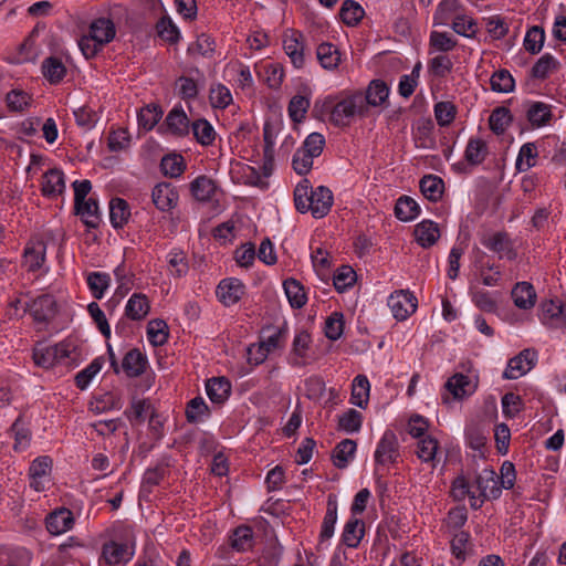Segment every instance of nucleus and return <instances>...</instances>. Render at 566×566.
<instances>
[{
    "mask_svg": "<svg viewBox=\"0 0 566 566\" xmlns=\"http://www.w3.org/2000/svg\"><path fill=\"white\" fill-rule=\"evenodd\" d=\"M333 193L329 188L318 186L313 189L308 179L301 180L294 189L295 208L301 213L311 212L316 219L325 217L333 206Z\"/></svg>",
    "mask_w": 566,
    "mask_h": 566,
    "instance_id": "1",
    "label": "nucleus"
},
{
    "mask_svg": "<svg viewBox=\"0 0 566 566\" xmlns=\"http://www.w3.org/2000/svg\"><path fill=\"white\" fill-rule=\"evenodd\" d=\"M364 111V96L361 93H355L332 106L329 120L337 127H345L356 114H363Z\"/></svg>",
    "mask_w": 566,
    "mask_h": 566,
    "instance_id": "2",
    "label": "nucleus"
},
{
    "mask_svg": "<svg viewBox=\"0 0 566 566\" xmlns=\"http://www.w3.org/2000/svg\"><path fill=\"white\" fill-rule=\"evenodd\" d=\"M400 446L394 431L387 430L382 434L375 451V462L377 465L385 467L395 464L400 458Z\"/></svg>",
    "mask_w": 566,
    "mask_h": 566,
    "instance_id": "3",
    "label": "nucleus"
},
{
    "mask_svg": "<svg viewBox=\"0 0 566 566\" xmlns=\"http://www.w3.org/2000/svg\"><path fill=\"white\" fill-rule=\"evenodd\" d=\"M388 306L398 321L406 319L417 308V298L408 290H398L388 297Z\"/></svg>",
    "mask_w": 566,
    "mask_h": 566,
    "instance_id": "4",
    "label": "nucleus"
},
{
    "mask_svg": "<svg viewBox=\"0 0 566 566\" xmlns=\"http://www.w3.org/2000/svg\"><path fill=\"white\" fill-rule=\"evenodd\" d=\"M537 360V353L534 349H523L518 355L511 358L503 373L504 379H517L530 371Z\"/></svg>",
    "mask_w": 566,
    "mask_h": 566,
    "instance_id": "5",
    "label": "nucleus"
},
{
    "mask_svg": "<svg viewBox=\"0 0 566 566\" xmlns=\"http://www.w3.org/2000/svg\"><path fill=\"white\" fill-rule=\"evenodd\" d=\"M34 321L43 323L53 318L57 312L56 302L50 294H43L25 304Z\"/></svg>",
    "mask_w": 566,
    "mask_h": 566,
    "instance_id": "6",
    "label": "nucleus"
},
{
    "mask_svg": "<svg viewBox=\"0 0 566 566\" xmlns=\"http://www.w3.org/2000/svg\"><path fill=\"white\" fill-rule=\"evenodd\" d=\"M478 384V378L473 380L464 374L457 373L447 380L444 387L454 399L462 400L475 392Z\"/></svg>",
    "mask_w": 566,
    "mask_h": 566,
    "instance_id": "7",
    "label": "nucleus"
},
{
    "mask_svg": "<svg viewBox=\"0 0 566 566\" xmlns=\"http://www.w3.org/2000/svg\"><path fill=\"white\" fill-rule=\"evenodd\" d=\"M283 48L292 64L301 69L305 63L303 34L295 30H290L284 34Z\"/></svg>",
    "mask_w": 566,
    "mask_h": 566,
    "instance_id": "8",
    "label": "nucleus"
},
{
    "mask_svg": "<svg viewBox=\"0 0 566 566\" xmlns=\"http://www.w3.org/2000/svg\"><path fill=\"white\" fill-rule=\"evenodd\" d=\"M481 242L485 248L497 253L500 258L505 255L509 260H513L516 256L510 235L505 231H499L489 237L485 235Z\"/></svg>",
    "mask_w": 566,
    "mask_h": 566,
    "instance_id": "9",
    "label": "nucleus"
},
{
    "mask_svg": "<svg viewBox=\"0 0 566 566\" xmlns=\"http://www.w3.org/2000/svg\"><path fill=\"white\" fill-rule=\"evenodd\" d=\"M178 192L169 182L156 185L151 192V199L157 209L169 211L177 206Z\"/></svg>",
    "mask_w": 566,
    "mask_h": 566,
    "instance_id": "10",
    "label": "nucleus"
},
{
    "mask_svg": "<svg viewBox=\"0 0 566 566\" xmlns=\"http://www.w3.org/2000/svg\"><path fill=\"white\" fill-rule=\"evenodd\" d=\"M45 524L52 535L63 534L74 525L73 513L65 507L55 510L46 516Z\"/></svg>",
    "mask_w": 566,
    "mask_h": 566,
    "instance_id": "11",
    "label": "nucleus"
},
{
    "mask_svg": "<svg viewBox=\"0 0 566 566\" xmlns=\"http://www.w3.org/2000/svg\"><path fill=\"white\" fill-rule=\"evenodd\" d=\"M147 365V357L138 348H133L125 354L120 367L127 377L136 378L146 371Z\"/></svg>",
    "mask_w": 566,
    "mask_h": 566,
    "instance_id": "12",
    "label": "nucleus"
},
{
    "mask_svg": "<svg viewBox=\"0 0 566 566\" xmlns=\"http://www.w3.org/2000/svg\"><path fill=\"white\" fill-rule=\"evenodd\" d=\"M243 285L237 279L222 280L217 287L219 300L227 306L235 304L243 294Z\"/></svg>",
    "mask_w": 566,
    "mask_h": 566,
    "instance_id": "13",
    "label": "nucleus"
},
{
    "mask_svg": "<svg viewBox=\"0 0 566 566\" xmlns=\"http://www.w3.org/2000/svg\"><path fill=\"white\" fill-rule=\"evenodd\" d=\"M115 33L114 22L107 18L96 19L90 27L92 39L102 45L109 43L114 39Z\"/></svg>",
    "mask_w": 566,
    "mask_h": 566,
    "instance_id": "14",
    "label": "nucleus"
},
{
    "mask_svg": "<svg viewBox=\"0 0 566 566\" xmlns=\"http://www.w3.org/2000/svg\"><path fill=\"white\" fill-rule=\"evenodd\" d=\"M65 182L63 172L53 168L43 175L42 193L45 197H56L64 191Z\"/></svg>",
    "mask_w": 566,
    "mask_h": 566,
    "instance_id": "15",
    "label": "nucleus"
},
{
    "mask_svg": "<svg viewBox=\"0 0 566 566\" xmlns=\"http://www.w3.org/2000/svg\"><path fill=\"white\" fill-rule=\"evenodd\" d=\"M512 298L515 306L522 310L532 308L536 301V293L528 282H518L512 290Z\"/></svg>",
    "mask_w": 566,
    "mask_h": 566,
    "instance_id": "16",
    "label": "nucleus"
},
{
    "mask_svg": "<svg viewBox=\"0 0 566 566\" xmlns=\"http://www.w3.org/2000/svg\"><path fill=\"white\" fill-rule=\"evenodd\" d=\"M415 237L422 248H429L440 238V230L436 222L431 220H423L416 226Z\"/></svg>",
    "mask_w": 566,
    "mask_h": 566,
    "instance_id": "17",
    "label": "nucleus"
},
{
    "mask_svg": "<svg viewBox=\"0 0 566 566\" xmlns=\"http://www.w3.org/2000/svg\"><path fill=\"white\" fill-rule=\"evenodd\" d=\"M150 311L148 297L143 293H134L125 307V314L133 321H140L147 316Z\"/></svg>",
    "mask_w": 566,
    "mask_h": 566,
    "instance_id": "18",
    "label": "nucleus"
},
{
    "mask_svg": "<svg viewBox=\"0 0 566 566\" xmlns=\"http://www.w3.org/2000/svg\"><path fill=\"white\" fill-rule=\"evenodd\" d=\"M207 395L214 403H223L231 392V384L224 377L212 378L206 385Z\"/></svg>",
    "mask_w": 566,
    "mask_h": 566,
    "instance_id": "19",
    "label": "nucleus"
},
{
    "mask_svg": "<svg viewBox=\"0 0 566 566\" xmlns=\"http://www.w3.org/2000/svg\"><path fill=\"white\" fill-rule=\"evenodd\" d=\"M165 124L175 136H186L189 133V119L182 108H172L168 113Z\"/></svg>",
    "mask_w": 566,
    "mask_h": 566,
    "instance_id": "20",
    "label": "nucleus"
},
{
    "mask_svg": "<svg viewBox=\"0 0 566 566\" xmlns=\"http://www.w3.org/2000/svg\"><path fill=\"white\" fill-rule=\"evenodd\" d=\"M337 521V501L336 496L331 494L327 499L326 513L323 518L322 530L319 534L321 542L329 539L334 535L335 524Z\"/></svg>",
    "mask_w": 566,
    "mask_h": 566,
    "instance_id": "21",
    "label": "nucleus"
},
{
    "mask_svg": "<svg viewBox=\"0 0 566 566\" xmlns=\"http://www.w3.org/2000/svg\"><path fill=\"white\" fill-rule=\"evenodd\" d=\"M130 217L129 205L122 198H113L109 201V219L114 228H123Z\"/></svg>",
    "mask_w": 566,
    "mask_h": 566,
    "instance_id": "22",
    "label": "nucleus"
},
{
    "mask_svg": "<svg viewBox=\"0 0 566 566\" xmlns=\"http://www.w3.org/2000/svg\"><path fill=\"white\" fill-rule=\"evenodd\" d=\"M389 95V88L384 81L374 80L369 83L366 95L364 96V108L366 104L370 106H379L384 104Z\"/></svg>",
    "mask_w": 566,
    "mask_h": 566,
    "instance_id": "23",
    "label": "nucleus"
},
{
    "mask_svg": "<svg viewBox=\"0 0 566 566\" xmlns=\"http://www.w3.org/2000/svg\"><path fill=\"white\" fill-rule=\"evenodd\" d=\"M422 195L430 201L437 202L441 199L444 189L443 180L433 175H428L421 178L419 182Z\"/></svg>",
    "mask_w": 566,
    "mask_h": 566,
    "instance_id": "24",
    "label": "nucleus"
},
{
    "mask_svg": "<svg viewBox=\"0 0 566 566\" xmlns=\"http://www.w3.org/2000/svg\"><path fill=\"white\" fill-rule=\"evenodd\" d=\"M365 534V523L359 518H350L342 534L343 543L348 547H357Z\"/></svg>",
    "mask_w": 566,
    "mask_h": 566,
    "instance_id": "25",
    "label": "nucleus"
},
{
    "mask_svg": "<svg viewBox=\"0 0 566 566\" xmlns=\"http://www.w3.org/2000/svg\"><path fill=\"white\" fill-rule=\"evenodd\" d=\"M357 444L352 439H344L333 450V463L338 469H345L354 457Z\"/></svg>",
    "mask_w": 566,
    "mask_h": 566,
    "instance_id": "26",
    "label": "nucleus"
},
{
    "mask_svg": "<svg viewBox=\"0 0 566 566\" xmlns=\"http://www.w3.org/2000/svg\"><path fill=\"white\" fill-rule=\"evenodd\" d=\"M489 154L486 143L481 138H470L464 151V158L471 166H478L484 161Z\"/></svg>",
    "mask_w": 566,
    "mask_h": 566,
    "instance_id": "27",
    "label": "nucleus"
},
{
    "mask_svg": "<svg viewBox=\"0 0 566 566\" xmlns=\"http://www.w3.org/2000/svg\"><path fill=\"white\" fill-rule=\"evenodd\" d=\"M283 287L289 303L293 308H302L306 304L307 296L304 286L297 280L292 277L286 279L283 283Z\"/></svg>",
    "mask_w": 566,
    "mask_h": 566,
    "instance_id": "28",
    "label": "nucleus"
},
{
    "mask_svg": "<svg viewBox=\"0 0 566 566\" xmlns=\"http://www.w3.org/2000/svg\"><path fill=\"white\" fill-rule=\"evenodd\" d=\"M76 214L81 217L88 228H97L99 224V213L97 201L93 198L83 200L80 206H74Z\"/></svg>",
    "mask_w": 566,
    "mask_h": 566,
    "instance_id": "29",
    "label": "nucleus"
},
{
    "mask_svg": "<svg viewBox=\"0 0 566 566\" xmlns=\"http://www.w3.org/2000/svg\"><path fill=\"white\" fill-rule=\"evenodd\" d=\"M475 495L479 497L488 499L490 495L496 496L499 489L495 488L496 481L494 479L493 471H484V474H480L475 478L472 483Z\"/></svg>",
    "mask_w": 566,
    "mask_h": 566,
    "instance_id": "30",
    "label": "nucleus"
},
{
    "mask_svg": "<svg viewBox=\"0 0 566 566\" xmlns=\"http://www.w3.org/2000/svg\"><path fill=\"white\" fill-rule=\"evenodd\" d=\"M365 15L364 8L354 0H345L339 9V18L348 27H356Z\"/></svg>",
    "mask_w": 566,
    "mask_h": 566,
    "instance_id": "31",
    "label": "nucleus"
},
{
    "mask_svg": "<svg viewBox=\"0 0 566 566\" xmlns=\"http://www.w3.org/2000/svg\"><path fill=\"white\" fill-rule=\"evenodd\" d=\"M43 76L51 83H60L66 74L63 62L55 56H49L42 62Z\"/></svg>",
    "mask_w": 566,
    "mask_h": 566,
    "instance_id": "32",
    "label": "nucleus"
},
{
    "mask_svg": "<svg viewBox=\"0 0 566 566\" xmlns=\"http://www.w3.org/2000/svg\"><path fill=\"white\" fill-rule=\"evenodd\" d=\"M190 190L197 200L209 201L214 195L217 187L211 178L199 176L190 184Z\"/></svg>",
    "mask_w": 566,
    "mask_h": 566,
    "instance_id": "33",
    "label": "nucleus"
},
{
    "mask_svg": "<svg viewBox=\"0 0 566 566\" xmlns=\"http://www.w3.org/2000/svg\"><path fill=\"white\" fill-rule=\"evenodd\" d=\"M420 213L419 205L408 196H401L395 206V214L401 221H411Z\"/></svg>",
    "mask_w": 566,
    "mask_h": 566,
    "instance_id": "34",
    "label": "nucleus"
},
{
    "mask_svg": "<svg viewBox=\"0 0 566 566\" xmlns=\"http://www.w3.org/2000/svg\"><path fill=\"white\" fill-rule=\"evenodd\" d=\"M552 116L551 106L543 102H534L527 109V119L535 127L545 126Z\"/></svg>",
    "mask_w": 566,
    "mask_h": 566,
    "instance_id": "35",
    "label": "nucleus"
},
{
    "mask_svg": "<svg viewBox=\"0 0 566 566\" xmlns=\"http://www.w3.org/2000/svg\"><path fill=\"white\" fill-rule=\"evenodd\" d=\"M147 336L153 346H163L169 336L167 323L160 318L151 319L147 324Z\"/></svg>",
    "mask_w": 566,
    "mask_h": 566,
    "instance_id": "36",
    "label": "nucleus"
},
{
    "mask_svg": "<svg viewBox=\"0 0 566 566\" xmlns=\"http://www.w3.org/2000/svg\"><path fill=\"white\" fill-rule=\"evenodd\" d=\"M24 263L28 271H38L45 260V244L42 241L36 242L32 247H27L24 250Z\"/></svg>",
    "mask_w": 566,
    "mask_h": 566,
    "instance_id": "37",
    "label": "nucleus"
},
{
    "mask_svg": "<svg viewBox=\"0 0 566 566\" xmlns=\"http://www.w3.org/2000/svg\"><path fill=\"white\" fill-rule=\"evenodd\" d=\"M369 381L366 376L358 375L355 377L352 387V403L359 408H365L369 398Z\"/></svg>",
    "mask_w": 566,
    "mask_h": 566,
    "instance_id": "38",
    "label": "nucleus"
},
{
    "mask_svg": "<svg viewBox=\"0 0 566 566\" xmlns=\"http://www.w3.org/2000/svg\"><path fill=\"white\" fill-rule=\"evenodd\" d=\"M512 120V115L509 108L504 106L496 107L492 111L489 117L490 129L496 134L502 135Z\"/></svg>",
    "mask_w": 566,
    "mask_h": 566,
    "instance_id": "39",
    "label": "nucleus"
},
{
    "mask_svg": "<svg viewBox=\"0 0 566 566\" xmlns=\"http://www.w3.org/2000/svg\"><path fill=\"white\" fill-rule=\"evenodd\" d=\"M185 413L189 423H198L210 415V410L203 398L198 396L187 403Z\"/></svg>",
    "mask_w": 566,
    "mask_h": 566,
    "instance_id": "40",
    "label": "nucleus"
},
{
    "mask_svg": "<svg viewBox=\"0 0 566 566\" xmlns=\"http://www.w3.org/2000/svg\"><path fill=\"white\" fill-rule=\"evenodd\" d=\"M317 59L324 69H335L339 61L340 55L335 45L332 43H322L317 46Z\"/></svg>",
    "mask_w": 566,
    "mask_h": 566,
    "instance_id": "41",
    "label": "nucleus"
},
{
    "mask_svg": "<svg viewBox=\"0 0 566 566\" xmlns=\"http://www.w3.org/2000/svg\"><path fill=\"white\" fill-rule=\"evenodd\" d=\"M196 140L202 146H209L214 142L216 132L207 119H197L191 125Z\"/></svg>",
    "mask_w": 566,
    "mask_h": 566,
    "instance_id": "42",
    "label": "nucleus"
},
{
    "mask_svg": "<svg viewBox=\"0 0 566 566\" xmlns=\"http://www.w3.org/2000/svg\"><path fill=\"white\" fill-rule=\"evenodd\" d=\"M163 174L170 178L179 177L186 169V164L181 155H166L160 161Z\"/></svg>",
    "mask_w": 566,
    "mask_h": 566,
    "instance_id": "43",
    "label": "nucleus"
},
{
    "mask_svg": "<svg viewBox=\"0 0 566 566\" xmlns=\"http://www.w3.org/2000/svg\"><path fill=\"white\" fill-rule=\"evenodd\" d=\"M253 531L248 525L238 526L231 536V547L238 552H245L252 547Z\"/></svg>",
    "mask_w": 566,
    "mask_h": 566,
    "instance_id": "44",
    "label": "nucleus"
},
{
    "mask_svg": "<svg viewBox=\"0 0 566 566\" xmlns=\"http://www.w3.org/2000/svg\"><path fill=\"white\" fill-rule=\"evenodd\" d=\"M270 331H273V333L268 336H264L263 340L260 343L264 345L269 353L277 348H282L284 346L287 334V324L284 323L281 327L277 328L266 327L263 332L265 333Z\"/></svg>",
    "mask_w": 566,
    "mask_h": 566,
    "instance_id": "45",
    "label": "nucleus"
},
{
    "mask_svg": "<svg viewBox=\"0 0 566 566\" xmlns=\"http://www.w3.org/2000/svg\"><path fill=\"white\" fill-rule=\"evenodd\" d=\"M491 88L499 93H510L514 90V78L507 70H499L490 80Z\"/></svg>",
    "mask_w": 566,
    "mask_h": 566,
    "instance_id": "46",
    "label": "nucleus"
},
{
    "mask_svg": "<svg viewBox=\"0 0 566 566\" xmlns=\"http://www.w3.org/2000/svg\"><path fill=\"white\" fill-rule=\"evenodd\" d=\"M163 111L158 105L150 104L143 107L138 113V124L145 130H150L161 118Z\"/></svg>",
    "mask_w": 566,
    "mask_h": 566,
    "instance_id": "47",
    "label": "nucleus"
},
{
    "mask_svg": "<svg viewBox=\"0 0 566 566\" xmlns=\"http://www.w3.org/2000/svg\"><path fill=\"white\" fill-rule=\"evenodd\" d=\"M545 41V32L541 27H532L524 39V48L531 54H537L541 52Z\"/></svg>",
    "mask_w": 566,
    "mask_h": 566,
    "instance_id": "48",
    "label": "nucleus"
},
{
    "mask_svg": "<svg viewBox=\"0 0 566 566\" xmlns=\"http://www.w3.org/2000/svg\"><path fill=\"white\" fill-rule=\"evenodd\" d=\"M102 555L108 565H117L128 555L127 546L111 542L104 544Z\"/></svg>",
    "mask_w": 566,
    "mask_h": 566,
    "instance_id": "49",
    "label": "nucleus"
},
{
    "mask_svg": "<svg viewBox=\"0 0 566 566\" xmlns=\"http://www.w3.org/2000/svg\"><path fill=\"white\" fill-rule=\"evenodd\" d=\"M158 35L170 44H176L179 41L180 33L178 28L168 17H163L156 24Z\"/></svg>",
    "mask_w": 566,
    "mask_h": 566,
    "instance_id": "50",
    "label": "nucleus"
},
{
    "mask_svg": "<svg viewBox=\"0 0 566 566\" xmlns=\"http://www.w3.org/2000/svg\"><path fill=\"white\" fill-rule=\"evenodd\" d=\"M537 157V148L535 144H524L518 153L516 160V168L518 171H526L535 166V159Z\"/></svg>",
    "mask_w": 566,
    "mask_h": 566,
    "instance_id": "51",
    "label": "nucleus"
},
{
    "mask_svg": "<svg viewBox=\"0 0 566 566\" xmlns=\"http://www.w3.org/2000/svg\"><path fill=\"white\" fill-rule=\"evenodd\" d=\"M109 281L111 277L108 274L92 272L87 277V285L92 292V295L95 298L101 300L109 285Z\"/></svg>",
    "mask_w": 566,
    "mask_h": 566,
    "instance_id": "52",
    "label": "nucleus"
},
{
    "mask_svg": "<svg viewBox=\"0 0 566 566\" xmlns=\"http://www.w3.org/2000/svg\"><path fill=\"white\" fill-rule=\"evenodd\" d=\"M6 102L11 112H23L30 106L31 96L22 90H12L7 94Z\"/></svg>",
    "mask_w": 566,
    "mask_h": 566,
    "instance_id": "53",
    "label": "nucleus"
},
{
    "mask_svg": "<svg viewBox=\"0 0 566 566\" xmlns=\"http://www.w3.org/2000/svg\"><path fill=\"white\" fill-rule=\"evenodd\" d=\"M363 416L356 409H349L338 418V429L346 432H357L361 427Z\"/></svg>",
    "mask_w": 566,
    "mask_h": 566,
    "instance_id": "54",
    "label": "nucleus"
},
{
    "mask_svg": "<svg viewBox=\"0 0 566 566\" xmlns=\"http://www.w3.org/2000/svg\"><path fill=\"white\" fill-rule=\"evenodd\" d=\"M11 432L14 434V450L24 449L29 446L31 431L25 427L21 416L11 426Z\"/></svg>",
    "mask_w": 566,
    "mask_h": 566,
    "instance_id": "55",
    "label": "nucleus"
},
{
    "mask_svg": "<svg viewBox=\"0 0 566 566\" xmlns=\"http://www.w3.org/2000/svg\"><path fill=\"white\" fill-rule=\"evenodd\" d=\"M356 272L349 265H342L334 275V286L338 292H344L356 282Z\"/></svg>",
    "mask_w": 566,
    "mask_h": 566,
    "instance_id": "56",
    "label": "nucleus"
},
{
    "mask_svg": "<svg viewBox=\"0 0 566 566\" xmlns=\"http://www.w3.org/2000/svg\"><path fill=\"white\" fill-rule=\"evenodd\" d=\"M457 114V107L451 102H439L434 105V116L437 123L442 126H449Z\"/></svg>",
    "mask_w": 566,
    "mask_h": 566,
    "instance_id": "57",
    "label": "nucleus"
},
{
    "mask_svg": "<svg viewBox=\"0 0 566 566\" xmlns=\"http://www.w3.org/2000/svg\"><path fill=\"white\" fill-rule=\"evenodd\" d=\"M102 366H103V358L102 357L95 358L86 368L81 370L75 376L76 386L82 390L85 389L88 386V384L91 382V380L93 379V377L101 370Z\"/></svg>",
    "mask_w": 566,
    "mask_h": 566,
    "instance_id": "58",
    "label": "nucleus"
},
{
    "mask_svg": "<svg viewBox=\"0 0 566 566\" xmlns=\"http://www.w3.org/2000/svg\"><path fill=\"white\" fill-rule=\"evenodd\" d=\"M310 107V101L305 96L295 95L289 104V115L294 123H301Z\"/></svg>",
    "mask_w": 566,
    "mask_h": 566,
    "instance_id": "59",
    "label": "nucleus"
},
{
    "mask_svg": "<svg viewBox=\"0 0 566 566\" xmlns=\"http://www.w3.org/2000/svg\"><path fill=\"white\" fill-rule=\"evenodd\" d=\"M209 98L211 105L218 108H226L232 102L230 90L222 84H218L210 88Z\"/></svg>",
    "mask_w": 566,
    "mask_h": 566,
    "instance_id": "60",
    "label": "nucleus"
},
{
    "mask_svg": "<svg viewBox=\"0 0 566 566\" xmlns=\"http://www.w3.org/2000/svg\"><path fill=\"white\" fill-rule=\"evenodd\" d=\"M344 332V316L334 312L325 322V336L331 340H337Z\"/></svg>",
    "mask_w": 566,
    "mask_h": 566,
    "instance_id": "61",
    "label": "nucleus"
},
{
    "mask_svg": "<svg viewBox=\"0 0 566 566\" xmlns=\"http://www.w3.org/2000/svg\"><path fill=\"white\" fill-rule=\"evenodd\" d=\"M151 409H155L151 403L146 399L133 400L129 410L125 411V415L130 421L143 422L145 415H151Z\"/></svg>",
    "mask_w": 566,
    "mask_h": 566,
    "instance_id": "62",
    "label": "nucleus"
},
{
    "mask_svg": "<svg viewBox=\"0 0 566 566\" xmlns=\"http://www.w3.org/2000/svg\"><path fill=\"white\" fill-rule=\"evenodd\" d=\"M557 65L556 60L549 53L544 54L537 60L531 70V74L535 78H546L551 70Z\"/></svg>",
    "mask_w": 566,
    "mask_h": 566,
    "instance_id": "63",
    "label": "nucleus"
},
{
    "mask_svg": "<svg viewBox=\"0 0 566 566\" xmlns=\"http://www.w3.org/2000/svg\"><path fill=\"white\" fill-rule=\"evenodd\" d=\"M438 450V440L428 436L418 442L417 455L424 462L434 461Z\"/></svg>",
    "mask_w": 566,
    "mask_h": 566,
    "instance_id": "64",
    "label": "nucleus"
}]
</instances>
